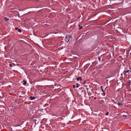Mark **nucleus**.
<instances>
[{"label":"nucleus","mask_w":131,"mask_h":131,"mask_svg":"<svg viewBox=\"0 0 131 131\" xmlns=\"http://www.w3.org/2000/svg\"><path fill=\"white\" fill-rule=\"evenodd\" d=\"M102 91L103 92H104V90H103V89H102Z\"/></svg>","instance_id":"6ab92c4d"},{"label":"nucleus","mask_w":131,"mask_h":131,"mask_svg":"<svg viewBox=\"0 0 131 131\" xmlns=\"http://www.w3.org/2000/svg\"><path fill=\"white\" fill-rule=\"evenodd\" d=\"M79 83H77V84H76V87L77 88H78L79 87Z\"/></svg>","instance_id":"9d476101"},{"label":"nucleus","mask_w":131,"mask_h":131,"mask_svg":"<svg viewBox=\"0 0 131 131\" xmlns=\"http://www.w3.org/2000/svg\"><path fill=\"white\" fill-rule=\"evenodd\" d=\"M72 36L70 35H67L65 37V40L67 43L69 42L70 41H71L72 38Z\"/></svg>","instance_id":"f257e3e1"},{"label":"nucleus","mask_w":131,"mask_h":131,"mask_svg":"<svg viewBox=\"0 0 131 131\" xmlns=\"http://www.w3.org/2000/svg\"><path fill=\"white\" fill-rule=\"evenodd\" d=\"M98 60H99V61L100 62V61H101V58L100 57H99L98 58Z\"/></svg>","instance_id":"f8f14e48"},{"label":"nucleus","mask_w":131,"mask_h":131,"mask_svg":"<svg viewBox=\"0 0 131 131\" xmlns=\"http://www.w3.org/2000/svg\"><path fill=\"white\" fill-rule=\"evenodd\" d=\"M30 98L31 100H32L35 99L36 97H35L31 96L30 97Z\"/></svg>","instance_id":"39448f33"},{"label":"nucleus","mask_w":131,"mask_h":131,"mask_svg":"<svg viewBox=\"0 0 131 131\" xmlns=\"http://www.w3.org/2000/svg\"><path fill=\"white\" fill-rule=\"evenodd\" d=\"M73 88H74L75 87V85H73Z\"/></svg>","instance_id":"4468645a"},{"label":"nucleus","mask_w":131,"mask_h":131,"mask_svg":"<svg viewBox=\"0 0 131 131\" xmlns=\"http://www.w3.org/2000/svg\"><path fill=\"white\" fill-rule=\"evenodd\" d=\"M79 26L80 27H79V29H81L83 27H82V26H80V25H79Z\"/></svg>","instance_id":"1a4fd4ad"},{"label":"nucleus","mask_w":131,"mask_h":131,"mask_svg":"<svg viewBox=\"0 0 131 131\" xmlns=\"http://www.w3.org/2000/svg\"><path fill=\"white\" fill-rule=\"evenodd\" d=\"M71 0V1H73V0Z\"/></svg>","instance_id":"b1692460"},{"label":"nucleus","mask_w":131,"mask_h":131,"mask_svg":"<svg viewBox=\"0 0 131 131\" xmlns=\"http://www.w3.org/2000/svg\"><path fill=\"white\" fill-rule=\"evenodd\" d=\"M113 103H115V104H116V103H115V101H114V100H113Z\"/></svg>","instance_id":"412c9836"},{"label":"nucleus","mask_w":131,"mask_h":131,"mask_svg":"<svg viewBox=\"0 0 131 131\" xmlns=\"http://www.w3.org/2000/svg\"><path fill=\"white\" fill-rule=\"evenodd\" d=\"M129 71H130H130L129 70H128L127 71H124V74L125 75L126 73L128 72Z\"/></svg>","instance_id":"f03ea898"},{"label":"nucleus","mask_w":131,"mask_h":131,"mask_svg":"<svg viewBox=\"0 0 131 131\" xmlns=\"http://www.w3.org/2000/svg\"><path fill=\"white\" fill-rule=\"evenodd\" d=\"M15 29L16 30H17V29H18V27H15Z\"/></svg>","instance_id":"f3484780"},{"label":"nucleus","mask_w":131,"mask_h":131,"mask_svg":"<svg viewBox=\"0 0 131 131\" xmlns=\"http://www.w3.org/2000/svg\"><path fill=\"white\" fill-rule=\"evenodd\" d=\"M85 86H86L85 85Z\"/></svg>","instance_id":"5701e85b"},{"label":"nucleus","mask_w":131,"mask_h":131,"mask_svg":"<svg viewBox=\"0 0 131 131\" xmlns=\"http://www.w3.org/2000/svg\"><path fill=\"white\" fill-rule=\"evenodd\" d=\"M9 66L10 67H12V65L11 64H9Z\"/></svg>","instance_id":"dca6fc26"},{"label":"nucleus","mask_w":131,"mask_h":131,"mask_svg":"<svg viewBox=\"0 0 131 131\" xmlns=\"http://www.w3.org/2000/svg\"><path fill=\"white\" fill-rule=\"evenodd\" d=\"M41 86V85H36V88H37V89H38V88H40L41 86Z\"/></svg>","instance_id":"423d86ee"},{"label":"nucleus","mask_w":131,"mask_h":131,"mask_svg":"<svg viewBox=\"0 0 131 131\" xmlns=\"http://www.w3.org/2000/svg\"><path fill=\"white\" fill-rule=\"evenodd\" d=\"M109 114V112H106V113L105 114V115H108Z\"/></svg>","instance_id":"9b49d317"},{"label":"nucleus","mask_w":131,"mask_h":131,"mask_svg":"<svg viewBox=\"0 0 131 131\" xmlns=\"http://www.w3.org/2000/svg\"><path fill=\"white\" fill-rule=\"evenodd\" d=\"M4 20L6 21H7L8 20H9V18H7V17H5L4 18Z\"/></svg>","instance_id":"20e7f679"},{"label":"nucleus","mask_w":131,"mask_h":131,"mask_svg":"<svg viewBox=\"0 0 131 131\" xmlns=\"http://www.w3.org/2000/svg\"><path fill=\"white\" fill-rule=\"evenodd\" d=\"M101 89H103V86H101Z\"/></svg>","instance_id":"a211bd4d"},{"label":"nucleus","mask_w":131,"mask_h":131,"mask_svg":"<svg viewBox=\"0 0 131 131\" xmlns=\"http://www.w3.org/2000/svg\"><path fill=\"white\" fill-rule=\"evenodd\" d=\"M117 104L119 106H122L123 105V104L122 103H118Z\"/></svg>","instance_id":"6e6552de"},{"label":"nucleus","mask_w":131,"mask_h":131,"mask_svg":"<svg viewBox=\"0 0 131 131\" xmlns=\"http://www.w3.org/2000/svg\"><path fill=\"white\" fill-rule=\"evenodd\" d=\"M23 84L24 85H26L27 83V81H25V80H23Z\"/></svg>","instance_id":"0eeeda50"},{"label":"nucleus","mask_w":131,"mask_h":131,"mask_svg":"<svg viewBox=\"0 0 131 131\" xmlns=\"http://www.w3.org/2000/svg\"><path fill=\"white\" fill-rule=\"evenodd\" d=\"M86 82V81L85 80L84 81V82L82 83V84H85Z\"/></svg>","instance_id":"2eb2a0df"},{"label":"nucleus","mask_w":131,"mask_h":131,"mask_svg":"<svg viewBox=\"0 0 131 131\" xmlns=\"http://www.w3.org/2000/svg\"><path fill=\"white\" fill-rule=\"evenodd\" d=\"M21 31V30L20 29H18V31L19 32H20Z\"/></svg>","instance_id":"ddd939ff"},{"label":"nucleus","mask_w":131,"mask_h":131,"mask_svg":"<svg viewBox=\"0 0 131 131\" xmlns=\"http://www.w3.org/2000/svg\"><path fill=\"white\" fill-rule=\"evenodd\" d=\"M103 93V94H104V95H105V93H104H104Z\"/></svg>","instance_id":"aec40b11"},{"label":"nucleus","mask_w":131,"mask_h":131,"mask_svg":"<svg viewBox=\"0 0 131 131\" xmlns=\"http://www.w3.org/2000/svg\"><path fill=\"white\" fill-rule=\"evenodd\" d=\"M83 91H83V90L82 91V92H83Z\"/></svg>","instance_id":"4be33fe9"},{"label":"nucleus","mask_w":131,"mask_h":131,"mask_svg":"<svg viewBox=\"0 0 131 131\" xmlns=\"http://www.w3.org/2000/svg\"><path fill=\"white\" fill-rule=\"evenodd\" d=\"M77 79L78 81H79L80 80V81H81L82 80V78L81 77L77 78Z\"/></svg>","instance_id":"7ed1b4c3"}]
</instances>
